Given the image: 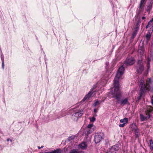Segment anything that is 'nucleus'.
I'll return each mask as SVG.
<instances>
[{
  "mask_svg": "<svg viewBox=\"0 0 153 153\" xmlns=\"http://www.w3.org/2000/svg\"><path fill=\"white\" fill-rule=\"evenodd\" d=\"M124 71V68L123 66L119 68L114 80V91L112 90L111 92L113 97L116 98L118 101L120 99L121 94L119 89L118 79L120 76L123 74Z\"/></svg>",
  "mask_w": 153,
  "mask_h": 153,
  "instance_id": "obj_1",
  "label": "nucleus"
},
{
  "mask_svg": "<svg viewBox=\"0 0 153 153\" xmlns=\"http://www.w3.org/2000/svg\"><path fill=\"white\" fill-rule=\"evenodd\" d=\"M151 82V79L149 78L146 80V83L144 81L143 78H141L140 83V88L141 93L144 92L146 90H149V84Z\"/></svg>",
  "mask_w": 153,
  "mask_h": 153,
  "instance_id": "obj_2",
  "label": "nucleus"
},
{
  "mask_svg": "<svg viewBox=\"0 0 153 153\" xmlns=\"http://www.w3.org/2000/svg\"><path fill=\"white\" fill-rule=\"evenodd\" d=\"M135 68L138 73L141 74L144 70V66L143 65L142 61L138 60Z\"/></svg>",
  "mask_w": 153,
  "mask_h": 153,
  "instance_id": "obj_3",
  "label": "nucleus"
},
{
  "mask_svg": "<svg viewBox=\"0 0 153 153\" xmlns=\"http://www.w3.org/2000/svg\"><path fill=\"white\" fill-rule=\"evenodd\" d=\"M135 62L134 59L133 57L127 58L126 59L124 64V65H133Z\"/></svg>",
  "mask_w": 153,
  "mask_h": 153,
  "instance_id": "obj_4",
  "label": "nucleus"
},
{
  "mask_svg": "<svg viewBox=\"0 0 153 153\" xmlns=\"http://www.w3.org/2000/svg\"><path fill=\"white\" fill-rule=\"evenodd\" d=\"M94 141L96 143H99L102 139V134L101 133H96L94 136Z\"/></svg>",
  "mask_w": 153,
  "mask_h": 153,
  "instance_id": "obj_5",
  "label": "nucleus"
},
{
  "mask_svg": "<svg viewBox=\"0 0 153 153\" xmlns=\"http://www.w3.org/2000/svg\"><path fill=\"white\" fill-rule=\"evenodd\" d=\"M119 149L118 146L117 145H114L109 149L107 153H115Z\"/></svg>",
  "mask_w": 153,
  "mask_h": 153,
  "instance_id": "obj_6",
  "label": "nucleus"
},
{
  "mask_svg": "<svg viewBox=\"0 0 153 153\" xmlns=\"http://www.w3.org/2000/svg\"><path fill=\"white\" fill-rule=\"evenodd\" d=\"M139 26L137 24L136 25V27L134 29V31L132 34L131 38L132 39H134L137 34L138 31L139 30Z\"/></svg>",
  "mask_w": 153,
  "mask_h": 153,
  "instance_id": "obj_7",
  "label": "nucleus"
},
{
  "mask_svg": "<svg viewBox=\"0 0 153 153\" xmlns=\"http://www.w3.org/2000/svg\"><path fill=\"white\" fill-rule=\"evenodd\" d=\"M132 131H134L135 134L136 135H138L139 132V130L138 128L135 125H132Z\"/></svg>",
  "mask_w": 153,
  "mask_h": 153,
  "instance_id": "obj_8",
  "label": "nucleus"
},
{
  "mask_svg": "<svg viewBox=\"0 0 153 153\" xmlns=\"http://www.w3.org/2000/svg\"><path fill=\"white\" fill-rule=\"evenodd\" d=\"M153 31L151 30H149L146 36L147 42L150 40Z\"/></svg>",
  "mask_w": 153,
  "mask_h": 153,
  "instance_id": "obj_9",
  "label": "nucleus"
},
{
  "mask_svg": "<svg viewBox=\"0 0 153 153\" xmlns=\"http://www.w3.org/2000/svg\"><path fill=\"white\" fill-rule=\"evenodd\" d=\"M79 147L82 149H85L87 148V144L86 143L83 142L80 144L79 146Z\"/></svg>",
  "mask_w": 153,
  "mask_h": 153,
  "instance_id": "obj_10",
  "label": "nucleus"
},
{
  "mask_svg": "<svg viewBox=\"0 0 153 153\" xmlns=\"http://www.w3.org/2000/svg\"><path fill=\"white\" fill-rule=\"evenodd\" d=\"M153 111V108L151 106H148L147 108V110L146 111V115H150V113Z\"/></svg>",
  "mask_w": 153,
  "mask_h": 153,
  "instance_id": "obj_11",
  "label": "nucleus"
},
{
  "mask_svg": "<svg viewBox=\"0 0 153 153\" xmlns=\"http://www.w3.org/2000/svg\"><path fill=\"white\" fill-rule=\"evenodd\" d=\"M93 94V92H92V91H90L88 93L85 97L83 99V100L85 101L86 100L88 99L89 98L92 97Z\"/></svg>",
  "mask_w": 153,
  "mask_h": 153,
  "instance_id": "obj_12",
  "label": "nucleus"
},
{
  "mask_svg": "<svg viewBox=\"0 0 153 153\" xmlns=\"http://www.w3.org/2000/svg\"><path fill=\"white\" fill-rule=\"evenodd\" d=\"M146 117H145L143 115L140 114V115L141 120L142 121H145L146 120L149 119L150 117V115H146Z\"/></svg>",
  "mask_w": 153,
  "mask_h": 153,
  "instance_id": "obj_13",
  "label": "nucleus"
},
{
  "mask_svg": "<svg viewBox=\"0 0 153 153\" xmlns=\"http://www.w3.org/2000/svg\"><path fill=\"white\" fill-rule=\"evenodd\" d=\"M148 23L149 25L150 28L149 30L153 31V18L149 21Z\"/></svg>",
  "mask_w": 153,
  "mask_h": 153,
  "instance_id": "obj_14",
  "label": "nucleus"
},
{
  "mask_svg": "<svg viewBox=\"0 0 153 153\" xmlns=\"http://www.w3.org/2000/svg\"><path fill=\"white\" fill-rule=\"evenodd\" d=\"M144 7L139 6L138 10L137 12V15L139 16V15L141 13L143 12V11Z\"/></svg>",
  "mask_w": 153,
  "mask_h": 153,
  "instance_id": "obj_15",
  "label": "nucleus"
},
{
  "mask_svg": "<svg viewBox=\"0 0 153 153\" xmlns=\"http://www.w3.org/2000/svg\"><path fill=\"white\" fill-rule=\"evenodd\" d=\"M128 103V99L127 98L122 100L120 102V104L123 105L127 104Z\"/></svg>",
  "mask_w": 153,
  "mask_h": 153,
  "instance_id": "obj_16",
  "label": "nucleus"
},
{
  "mask_svg": "<svg viewBox=\"0 0 153 153\" xmlns=\"http://www.w3.org/2000/svg\"><path fill=\"white\" fill-rule=\"evenodd\" d=\"M83 114V111L82 110H81L80 111L76 113H75V115L77 117H81Z\"/></svg>",
  "mask_w": 153,
  "mask_h": 153,
  "instance_id": "obj_17",
  "label": "nucleus"
},
{
  "mask_svg": "<svg viewBox=\"0 0 153 153\" xmlns=\"http://www.w3.org/2000/svg\"><path fill=\"white\" fill-rule=\"evenodd\" d=\"M146 0H141L139 6L144 7L145 4H146Z\"/></svg>",
  "mask_w": 153,
  "mask_h": 153,
  "instance_id": "obj_18",
  "label": "nucleus"
},
{
  "mask_svg": "<svg viewBox=\"0 0 153 153\" xmlns=\"http://www.w3.org/2000/svg\"><path fill=\"white\" fill-rule=\"evenodd\" d=\"M128 122V119L127 118L125 117L123 119L120 120V122L121 123H126Z\"/></svg>",
  "mask_w": 153,
  "mask_h": 153,
  "instance_id": "obj_19",
  "label": "nucleus"
},
{
  "mask_svg": "<svg viewBox=\"0 0 153 153\" xmlns=\"http://www.w3.org/2000/svg\"><path fill=\"white\" fill-rule=\"evenodd\" d=\"M152 5L151 4L147 6L146 9V10L147 12H149V13H150V12L152 9Z\"/></svg>",
  "mask_w": 153,
  "mask_h": 153,
  "instance_id": "obj_20",
  "label": "nucleus"
},
{
  "mask_svg": "<svg viewBox=\"0 0 153 153\" xmlns=\"http://www.w3.org/2000/svg\"><path fill=\"white\" fill-rule=\"evenodd\" d=\"M62 152V150L60 149H58L56 150H54L52 152L53 153H61Z\"/></svg>",
  "mask_w": 153,
  "mask_h": 153,
  "instance_id": "obj_21",
  "label": "nucleus"
},
{
  "mask_svg": "<svg viewBox=\"0 0 153 153\" xmlns=\"http://www.w3.org/2000/svg\"><path fill=\"white\" fill-rule=\"evenodd\" d=\"M149 143L150 149L152 150L153 149V142L152 140H150Z\"/></svg>",
  "mask_w": 153,
  "mask_h": 153,
  "instance_id": "obj_22",
  "label": "nucleus"
},
{
  "mask_svg": "<svg viewBox=\"0 0 153 153\" xmlns=\"http://www.w3.org/2000/svg\"><path fill=\"white\" fill-rule=\"evenodd\" d=\"M150 60L149 58L148 59L147 62V70H148L149 69L150 66Z\"/></svg>",
  "mask_w": 153,
  "mask_h": 153,
  "instance_id": "obj_23",
  "label": "nucleus"
},
{
  "mask_svg": "<svg viewBox=\"0 0 153 153\" xmlns=\"http://www.w3.org/2000/svg\"><path fill=\"white\" fill-rule=\"evenodd\" d=\"M70 153H78V152L76 149H73L71 151Z\"/></svg>",
  "mask_w": 153,
  "mask_h": 153,
  "instance_id": "obj_24",
  "label": "nucleus"
},
{
  "mask_svg": "<svg viewBox=\"0 0 153 153\" xmlns=\"http://www.w3.org/2000/svg\"><path fill=\"white\" fill-rule=\"evenodd\" d=\"M90 121L92 122H94L95 120V118L94 117H92L90 118Z\"/></svg>",
  "mask_w": 153,
  "mask_h": 153,
  "instance_id": "obj_25",
  "label": "nucleus"
},
{
  "mask_svg": "<svg viewBox=\"0 0 153 153\" xmlns=\"http://www.w3.org/2000/svg\"><path fill=\"white\" fill-rule=\"evenodd\" d=\"M99 104V101L98 100H97L94 104V106L95 107L97 105Z\"/></svg>",
  "mask_w": 153,
  "mask_h": 153,
  "instance_id": "obj_26",
  "label": "nucleus"
},
{
  "mask_svg": "<svg viewBox=\"0 0 153 153\" xmlns=\"http://www.w3.org/2000/svg\"><path fill=\"white\" fill-rule=\"evenodd\" d=\"M125 124H126L125 123H123L122 124H119V126L120 127H124L125 126Z\"/></svg>",
  "mask_w": 153,
  "mask_h": 153,
  "instance_id": "obj_27",
  "label": "nucleus"
},
{
  "mask_svg": "<svg viewBox=\"0 0 153 153\" xmlns=\"http://www.w3.org/2000/svg\"><path fill=\"white\" fill-rule=\"evenodd\" d=\"M75 137L74 136H71V137H69L68 138V140H70L71 139L73 140L74 139V138Z\"/></svg>",
  "mask_w": 153,
  "mask_h": 153,
  "instance_id": "obj_28",
  "label": "nucleus"
},
{
  "mask_svg": "<svg viewBox=\"0 0 153 153\" xmlns=\"http://www.w3.org/2000/svg\"><path fill=\"white\" fill-rule=\"evenodd\" d=\"M93 126V124H89L88 126L87 127H88V128H91Z\"/></svg>",
  "mask_w": 153,
  "mask_h": 153,
  "instance_id": "obj_29",
  "label": "nucleus"
},
{
  "mask_svg": "<svg viewBox=\"0 0 153 153\" xmlns=\"http://www.w3.org/2000/svg\"><path fill=\"white\" fill-rule=\"evenodd\" d=\"M151 102L152 103L153 105V96H152V97Z\"/></svg>",
  "mask_w": 153,
  "mask_h": 153,
  "instance_id": "obj_30",
  "label": "nucleus"
},
{
  "mask_svg": "<svg viewBox=\"0 0 153 153\" xmlns=\"http://www.w3.org/2000/svg\"><path fill=\"white\" fill-rule=\"evenodd\" d=\"M2 68L3 69H4V61L3 60H2Z\"/></svg>",
  "mask_w": 153,
  "mask_h": 153,
  "instance_id": "obj_31",
  "label": "nucleus"
},
{
  "mask_svg": "<svg viewBox=\"0 0 153 153\" xmlns=\"http://www.w3.org/2000/svg\"><path fill=\"white\" fill-rule=\"evenodd\" d=\"M148 27H149V24L148 23V25L146 26V29H147Z\"/></svg>",
  "mask_w": 153,
  "mask_h": 153,
  "instance_id": "obj_32",
  "label": "nucleus"
},
{
  "mask_svg": "<svg viewBox=\"0 0 153 153\" xmlns=\"http://www.w3.org/2000/svg\"><path fill=\"white\" fill-rule=\"evenodd\" d=\"M44 147L43 146H42L41 147H40V146H38V148L39 149H40L41 148H42Z\"/></svg>",
  "mask_w": 153,
  "mask_h": 153,
  "instance_id": "obj_33",
  "label": "nucleus"
},
{
  "mask_svg": "<svg viewBox=\"0 0 153 153\" xmlns=\"http://www.w3.org/2000/svg\"><path fill=\"white\" fill-rule=\"evenodd\" d=\"M146 17H145V16H143V17H142V19H143V20H144V19H146Z\"/></svg>",
  "mask_w": 153,
  "mask_h": 153,
  "instance_id": "obj_34",
  "label": "nucleus"
},
{
  "mask_svg": "<svg viewBox=\"0 0 153 153\" xmlns=\"http://www.w3.org/2000/svg\"><path fill=\"white\" fill-rule=\"evenodd\" d=\"M94 112H95V113H96V112L97 111V110L96 108H95L94 109Z\"/></svg>",
  "mask_w": 153,
  "mask_h": 153,
  "instance_id": "obj_35",
  "label": "nucleus"
},
{
  "mask_svg": "<svg viewBox=\"0 0 153 153\" xmlns=\"http://www.w3.org/2000/svg\"><path fill=\"white\" fill-rule=\"evenodd\" d=\"M1 59L2 60L4 61L3 57H2V56L1 55Z\"/></svg>",
  "mask_w": 153,
  "mask_h": 153,
  "instance_id": "obj_36",
  "label": "nucleus"
},
{
  "mask_svg": "<svg viewBox=\"0 0 153 153\" xmlns=\"http://www.w3.org/2000/svg\"><path fill=\"white\" fill-rule=\"evenodd\" d=\"M9 140H10V139H7V141H8Z\"/></svg>",
  "mask_w": 153,
  "mask_h": 153,
  "instance_id": "obj_37",
  "label": "nucleus"
},
{
  "mask_svg": "<svg viewBox=\"0 0 153 153\" xmlns=\"http://www.w3.org/2000/svg\"><path fill=\"white\" fill-rule=\"evenodd\" d=\"M10 141H11V142L12 141V140L10 139Z\"/></svg>",
  "mask_w": 153,
  "mask_h": 153,
  "instance_id": "obj_38",
  "label": "nucleus"
},
{
  "mask_svg": "<svg viewBox=\"0 0 153 153\" xmlns=\"http://www.w3.org/2000/svg\"><path fill=\"white\" fill-rule=\"evenodd\" d=\"M91 132H89V133H90Z\"/></svg>",
  "mask_w": 153,
  "mask_h": 153,
  "instance_id": "obj_39",
  "label": "nucleus"
}]
</instances>
